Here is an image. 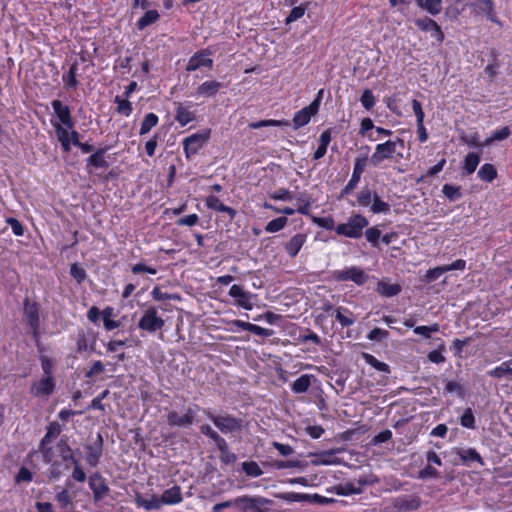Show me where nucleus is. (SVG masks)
<instances>
[{
  "label": "nucleus",
  "mask_w": 512,
  "mask_h": 512,
  "mask_svg": "<svg viewBox=\"0 0 512 512\" xmlns=\"http://www.w3.org/2000/svg\"><path fill=\"white\" fill-rule=\"evenodd\" d=\"M288 223V218L285 216H281L269 221L265 226V231L267 233H276L281 231Z\"/></svg>",
  "instance_id": "09e8293b"
},
{
  "label": "nucleus",
  "mask_w": 512,
  "mask_h": 512,
  "mask_svg": "<svg viewBox=\"0 0 512 512\" xmlns=\"http://www.w3.org/2000/svg\"><path fill=\"white\" fill-rule=\"evenodd\" d=\"M231 328L230 331L236 332L239 330L249 331L255 335L262 336V337H270L274 335V331L272 329L263 328L259 325L246 322L243 320L235 319L230 322Z\"/></svg>",
  "instance_id": "a211bd4d"
},
{
  "label": "nucleus",
  "mask_w": 512,
  "mask_h": 512,
  "mask_svg": "<svg viewBox=\"0 0 512 512\" xmlns=\"http://www.w3.org/2000/svg\"><path fill=\"white\" fill-rule=\"evenodd\" d=\"M362 358L364 359L365 363L373 367L379 372H383L386 374L390 373V367L387 363L382 362L378 360L375 356L369 353H362Z\"/></svg>",
  "instance_id": "58836bf2"
},
{
  "label": "nucleus",
  "mask_w": 512,
  "mask_h": 512,
  "mask_svg": "<svg viewBox=\"0 0 512 512\" xmlns=\"http://www.w3.org/2000/svg\"><path fill=\"white\" fill-rule=\"evenodd\" d=\"M56 388L54 376H44L32 383L30 393L35 397H48L53 394Z\"/></svg>",
  "instance_id": "ddd939ff"
},
{
  "label": "nucleus",
  "mask_w": 512,
  "mask_h": 512,
  "mask_svg": "<svg viewBox=\"0 0 512 512\" xmlns=\"http://www.w3.org/2000/svg\"><path fill=\"white\" fill-rule=\"evenodd\" d=\"M229 296L235 299V305L245 310L253 309V303L251 301L252 294L243 289L241 285L233 284L228 292Z\"/></svg>",
  "instance_id": "6ab92c4d"
},
{
  "label": "nucleus",
  "mask_w": 512,
  "mask_h": 512,
  "mask_svg": "<svg viewBox=\"0 0 512 512\" xmlns=\"http://www.w3.org/2000/svg\"><path fill=\"white\" fill-rule=\"evenodd\" d=\"M366 240L371 244L372 247H378L381 239V231L378 226H372L365 230Z\"/></svg>",
  "instance_id": "603ef678"
},
{
  "label": "nucleus",
  "mask_w": 512,
  "mask_h": 512,
  "mask_svg": "<svg viewBox=\"0 0 512 512\" xmlns=\"http://www.w3.org/2000/svg\"><path fill=\"white\" fill-rule=\"evenodd\" d=\"M41 368L44 376H53L54 362L51 358L46 355H40L39 357Z\"/></svg>",
  "instance_id": "e2e57ef3"
},
{
  "label": "nucleus",
  "mask_w": 512,
  "mask_h": 512,
  "mask_svg": "<svg viewBox=\"0 0 512 512\" xmlns=\"http://www.w3.org/2000/svg\"><path fill=\"white\" fill-rule=\"evenodd\" d=\"M114 103L117 104L116 111L118 114L126 117L131 115L133 107L128 98H122L121 96L117 95L114 98Z\"/></svg>",
  "instance_id": "a18cd8bd"
},
{
  "label": "nucleus",
  "mask_w": 512,
  "mask_h": 512,
  "mask_svg": "<svg viewBox=\"0 0 512 512\" xmlns=\"http://www.w3.org/2000/svg\"><path fill=\"white\" fill-rule=\"evenodd\" d=\"M335 319L342 327H350L355 323L353 313L348 308L342 306L335 309Z\"/></svg>",
  "instance_id": "2f4dec72"
},
{
  "label": "nucleus",
  "mask_w": 512,
  "mask_h": 512,
  "mask_svg": "<svg viewBox=\"0 0 512 512\" xmlns=\"http://www.w3.org/2000/svg\"><path fill=\"white\" fill-rule=\"evenodd\" d=\"M109 150V147H99L96 149L94 153H92L86 159L87 168H104L107 169L109 167V163L105 158L106 152Z\"/></svg>",
  "instance_id": "5701e85b"
},
{
  "label": "nucleus",
  "mask_w": 512,
  "mask_h": 512,
  "mask_svg": "<svg viewBox=\"0 0 512 512\" xmlns=\"http://www.w3.org/2000/svg\"><path fill=\"white\" fill-rule=\"evenodd\" d=\"M161 501L166 505L179 504L183 501L182 492L179 486L175 485L166 489L161 495Z\"/></svg>",
  "instance_id": "c85d7f7f"
},
{
  "label": "nucleus",
  "mask_w": 512,
  "mask_h": 512,
  "mask_svg": "<svg viewBox=\"0 0 512 512\" xmlns=\"http://www.w3.org/2000/svg\"><path fill=\"white\" fill-rule=\"evenodd\" d=\"M205 205L211 210L227 214L229 220H233L237 215V211L233 207L225 205L215 195L207 196L205 199Z\"/></svg>",
  "instance_id": "412c9836"
},
{
  "label": "nucleus",
  "mask_w": 512,
  "mask_h": 512,
  "mask_svg": "<svg viewBox=\"0 0 512 512\" xmlns=\"http://www.w3.org/2000/svg\"><path fill=\"white\" fill-rule=\"evenodd\" d=\"M61 425L57 421H52L46 426V433L40 440L37 452L41 453L43 462L51 461V453L55 447L51 443L61 434Z\"/></svg>",
  "instance_id": "0eeeda50"
},
{
  "label": "nucleus",
  "mask_w": 512,
  "mask_h": 512,
  "mask_svg": "<svg viewBox=\"0 0 512 512\" xmlns=\"http://www.w3.org/2000/svg\"><path fill=\"white\" fill-rule=\"evenodd\" d=\"M307 240V235L304 233H297L289 241L284 244L285 252L291 257L295 258Z\"/></svg>",
  "instance_id": "b1692460"
},
{
  "label": "nucleus",
  "mask_w": 512,
  "mask_h": 512,
  "mask_svg": "<svg viewBox=\"0 0 512 512\" xmlns=\"http://www.w3.org/2000/svg\"><path fill=\"white\" fill-rule=\"evenodd\" d=\"M165 325L164 319L158 315V310L154 306L148 307L138 321V328L142 331L153 334L161 330Z\"/></svg>",
  "instance_id": "6e6552de"
},
{
  "label": "nucleus",
  "mask_w": 512,
  "mask_h": 512,
  "mask_svg": "<svg viewBox=\"0 0 512 512\" xmlns=\"http://www.w3.org/2000/svg\"><path fill=\"white\" fill-rule=\"evenodd\" d=\"M396 153L395 145L392 143V140L389 139L384 143H379L375 147V151L370 157V163L377 167L379 166L384 160H388L393 158L394 154Z\"/></svg>",
  "instance_id": "dca6fc26"
},
{
  "label": "nucleus",
  "mask_w": 512,
  "mask_h": 512,
  "mask_svg": "<svg viewBox=\"0 0 512 512\" xmlns=\"http://www.w3.org/2000/svg\"><path fill=\"white\" fill-rule=\"evenodd\" d=\"M55 500L61 509H66L70 504H72V497L66 489H62L57 492Z\"/></svg>",
  "instance_id": "680f3d73"
},
{
  "label": "nucleus",
  "mask_w": 512,
  "mask_h": 512,
  "mask_svg": "<svg viewBox=\"0 0 512 512\" xmlns=\"http://www.w3.org/2000/svg\"><path fill=\"white\" fill-rule=\"evenodd\" d=\"M175 105V120L180 124L181 127H184L195 120V112L191 111L188 106L181 102H175Z\"/></svg>",
  "instance_id": "393cba45"
},
{
  "label": "nucleus",
  "mask_w": 512,
  "mask_h": 512,
  "mask_svg": "<svg viewBox=\"0 0 512 512\" xmlns=\"http://www.w3.org/2000/svg\"><path fill=\"white\" fill-rule=\"evenodd\" d=\"M200 410L203 411L197 404L190 405L183 415H180L176 410H171L166 416L167 424L170 427L189 428L197 421L196 413Z\"/></svg>",
  "instance_id": "423d86ee"
},
{
  "label": "nucleus",
  "mask_w": 512,
  "mask_h": 512,
  "mask_svg": "<svg viewBox=\"0 0 512 512\" xmlns=\"http://www.w3.org/2000/svg\"><path fill=\"white\" fill-rule=\"evenodd\" d=\"M360 102L366 110H371L376 104V98L370 89H365L360 97Z\"/></svg>",
  "instance_id": "052dcab7"
},
{
  "label": "nucleus",
  "mask_w": 512,
  "mask_h": 512,
  "mask_svg": "<svg viewBox=\"0 0 512 512\" xmlns=\"http://www.w3.org/2000/svg\"><path fill=\"white\" fill-rule=\"evenodd\" d=\"M421 498L416 494H403L394 499L393 507L398 512L415 511L421 506Z\"/></svg>",
  "instance_id": "f3484780"
},
{
  "label": "nucleus",
  "mask_w": 512,
  "mask_h": 512,
  "mask_svg": "<svg viewBox=\"0 0 512 512\" xmlns=\"http://www.w3.org/2000/svg\"><path fill=\"white\" fill-rule=\"evenodd\" d=\"M88 485L93 493L95 502L104 499L110 491L106 479L99 472H94L89 476Z\"/></svg>",
  "instance_id": "f8f14e48"
},
{
  "label": "nucleus",
  "mask_w": 512,
  "mask_h": 512,
  "mask_svg": "<svg viewBox=\"0 0 512 512\" xmlns=\"http://www.w3.org/2000/svg\"><path fill=\"white\" fill-rule=\"evenodd\" d=\"M369 225L368 219L359 213L352 214L345 223L336 226L335 232L339 236L351 239H359L363 235V230Z\"/></svg>",
  "instance_id": "20e7f679"
},
{
  "label": "nucleus",
  "mask_w": 512,
  "mask_h": 512,
  "mask_svg": "<svg viewBox=\"0 0 512 512\" xmlns=\"http://www.w3.org/2000/svg\"><path fill=\"white\" fill-rule=\"evenodd\" d=\"M49 464L48 477L50 480H59L68 471L72 470V478L77 482L86 480V473L81 467L80 459L68 443L67 438H61L55 445L51 453V461L44 462Z\"/></svg>",
  "instance_id": "f257e3e1"
},
{
  "label": "nucleus",
  "mask_w": 512,
  "mask_h": 512,
  "mask_svg": "<svg viewBox=\"0 0 512 512\" xmlns=\"http://www.w3.org/2000/svg\"><path fill=\"white\" fill-rule=\"evenodd\" d=\"M440 329V326L438 323H433L432 325H429V326H416L414 327L413 331L415 334L417 335H421L423 336L425 339H430L431 338V334L432 333H435V332H438Z\"/></svg>",
  "instance_id": "5fc2aeb1"
},
{
  "label": "nucleus",
  "mask_w": 512,
  "mask_h": 512,
  "mask_svg": "<svg viewBox=\"0 0 512 512\" xmlns=\"http://www.w3.org/2000/svg\"><path fill=\"white\" fill-rule=\"evenodd\" d=\"M331 140H332V129L328 128V129L324 130L319 136L318 147L313 154V157H312L313 160L317 161V160L322 159L325 156V154L327 152V148H328Z\"/></svg>",
  "instance_id": "a878e982"
},
{
  "label": "nucleus",
  "mask_w": 512,
  "mask_h": 512,
  "mask_svg": "<svg viewBox=\"0 0 512 512\" xmlns=\"http://www.w3.org/2000/svg\"><path fill=\"white\" fill-rule=\"evenodd\" d=\"M78 66H79L78 61L74 60V62L70 65L68 72L64 73L62 75V81H63L66 89H74L75 90L78 88V86H79V81L77 79Z\"/></svg>",
  "instance_id": "cd10ccee"
},
{
  "label": "nucleus",
  "mask_w": 512,
  "mask_h": 512,
  "mask_svg": "<svg viewBox=\"0 0 512 512\" xmlns=\"http://www.w3.org/2000/svg\"><path fill=\"white\" fill-rule=\"evenodd\" d=\"M368 162H370L368 154L357 156L354 160L353 173L362 176L367 168Z\"/></svg>",
  "instance_id": "13d9d810"
},
{
  "label": "nucleus",
  "mask_w": 512,
  "mask_h": 512,
  "mask_svg": "<svg viewBox=\"0 0 512 512\" xmlns=\"http://www.w3.org/2000/svg\"><path fill=\"white\" fill-rule=\"evenodd\" d=\"M290 125V122L289 120H286V119H281V120H276V119H265V120H260V121H256V122H250L248 124V127L250 129H260L262 127H284V126H289Z\"/></svg>",
  "instance_id": "e433bc0d"
},
{
  "label": "nucleus",
  "mask_w": 512,
  "mask_h": 512,
  "mask_svg": "<svg viewBox=\"0 0 512 512\" xmlns=\"http://www.w3.org/2000/svg\"><path fill=\"white\" fill-rule=\"evenodd\" d=\"M159 18H160V14L158 13L157 10H148L143 14L142 17H140L137 20L136 26H137L138 30H143L147 26L152 25L155 22H157Z\"/></svg>",
  "instance_id": "4c0bfd02"
},
{
  "label": "nucleus",
  "mask_w": 512,
  "mask_h": 512,
  "mask_svg": "<svg viewBox=\"0 0 512 512\" xmlns=\"http://www.w3.org/2000/svg\"><path fill=\"white\" fill-rule=\"evenodd\" d=\"M316 105V103L309 104L295 112L292 119L294 129H299L310 122L311 118L318 113Z\"/></svg>",
  "instance_id": "aec40b11"
},
{
  "label": "nucleus",
  "mask_w": 512,
  "mask_h": 512,
  "mask_svg": "<svg viewBox=\"0 0 512 512\" xmlns=\"http://www.w3.org/2000/svg\"><path fill=\"white\" fill-rule=\"evenodd\" d=\"M307 10V4H301L299 6H295L291 9L290 13L285 19L286 24H290L292 22L297 21L302 18Z\"/></svg>",
  "instance_id": "4d7b16f0"
},
{
  "label": "nucleus",
  "mask_w": 512,
  "mask_h": 512,
  "mask_svg": "<svg viewBox=\"0 0 512 512\" xmlns=\"http://www.w3.org/2000/svg\"><path fill=\"white\" fill-rule=\"evenodd\" d=\"M158 123H159V117L155 113H153V112L147 113L144 116V119L141 123L139 134L145 135V134L149 133V131L153 127H155Z\"/></svg>",
  "instance_id": "c03bdc74"
},
{
  "label": "nucleus",
  "mask_w": 512,
  "mask_h": 512,
  "mask_svg": "<svg viewBox=\"0 0 512 512\" xmlns=\"http://www.w3.org/2000/svg\"><path fill=\"white\" fill-rule=\"evenodd\" d=\"M336 453V450H328L323 451L320 454H318V463L322 465H332V464H338L339 460L334 456Z\"/></svg>",
  "instance_id": "bf43d9fd"
},
{
  "label": "nucleus",
  "mask_w": 512,
  "mask_h": 512,
  "mask_svg": "<svg viewBox=\"0 0 512 512\" xmlns=\"http://www.w3.org/2000/svg\"><path fill=\"white\" fill-rule=\"evenodd\" d=\"M333 277L336 281L346 282L352 281L361 286L367 282V274L359 267L352 266L343 270H335Z\"/></svg>",
  "instance_id": "9b49d317"
},
{
  "label": "nucleus",
  "mask_w": 512,
  "mask_h": 512,
  "mask_svg": "<svg viewBox=\"0 0 512 512\" xmlns=\"http://www.w3.org/2000/svg\"><path fill=\"white\" fill-rule=\"evenodd\" d=\"M70 275L79 285L82 284L87 278L86 270L78 263L71 264Z\"/></svg>",
  "instance_id": "3c124183"
},
{
  "label": "nucleus",
  "mask_w": 512,
  "mask_h": 512,
  "mask_svg": "<svg viewBox=\"0 0 512 512\" xmlns=\"http://www.w3.org/2000/svg\"><path fill=\"white\" fill-rule=\"evenodd\" d=\"M468 6L475 16L485 15L486 18L495 24L502 25L495 11V3L493 0H475L470 2Z\"/></svg>",
  "instance_id": "9d476101"
},
{
  "label": "nucleus",
  "mask_w": 512,
  "mask_h": 512,
  "mask_svg": "<svg viewBox=\"0 0 512 512\" xmlns=\"http://www.w3.org/2000/svg\"><path fill=\"white\" fill-rule=\"evenodd\" d=\"M456 454L464 465L468 466L472 462H477L481 466L485 464L482 456L475 448H459Z\"/></svg>",
  "instance_id": "bb28decb"
},
{
  "label": "nucleus",
  "mask_w": 512,
  "mask_h": 512,
  "mask_svg": "<svg viewBox=\"0 0 512 512\" xmlns=\"http://www.w3.org/2000/svg\"><path fill=\"white\" fill-rule=\"evenodd\" d=\"M136 503L138 506L143 507L144 509L150 511V510H158L162 506L161 498H159L157 495H152L150 499H144L137 497Z\"/></svg>",
  "instance_id": "37998d69"
},
{
  "label": "nucleus",
  "mask_w": 512,
  "mask_h": 512,
  "mask_svg": "<svg viewBox=\"0 0 512 512\" xmlns=\"http://www.w3.org/2000/svg\"><path fill=\"white\" fill-rule=\"evenodd\" d=\"M207 418L224 434H233L243 429V420L231 414L215 415L211 411L203 409Z\"/></svg>",
  "instance_id": "39448f33"
},
{
  "label": "nucleus",
  "mask_w": 512,
  "mask_h": 512,
  "mask_svg": "<svg viewBox=\"0 0 512 512\" xmlns=\"http://www.w3.org/2000/svg\"><path fill=\"white\" fill-rule=\"evenodd\" d=\"M40 309L41 306L37 301L30 300L28 297H26L23 300V317L24 320L29 327L30 333L32 335V338L37 344L38 351L41 353L44 348L40 345V327H41V320H40Z\"/></svg>",
  "instance_id": "7ed1b4c3"
},
{
  "label": "nucleus",
  "mask_w": 512,
  "mask_h": 512,
  "mask_svg": "<svg viewBox=\"0 0 512 512\" xmlns=\"http://www.w3.org/2000/svg\"><path fill=\"white\" fill-rule=\"evenodd\" d=\"M282 319V315L280 314H276V313H273L271 311H267L259 316H257L254 320L255 321H260V320H263L265 321L266 323L270 324V325H275L277 324L280 320Z\"/></svg>",
  "instance_id": "774afa93"
},
{
  "label": "nucleus",
  "mask_w": 512,
  "mask_h": 512,
  "mask_svg": "<svg viewBox=\"0 0 512 512\" xmlns=\"http://www.w3.org/2000/svg\"><path fill=\"white\" fill-rule=\"evenodd\" d=\"M460 425L467 429H475L476 420L470 407L466 408L463 414L460 416Z\"/></svg>",
  "instance_id": "8fccbe9b"
},
{
  "label": "nucleus",
  "mask_w": 512,
  "mask_h": 512,
  "mask_svg": "<svg viewBox=\"0 0 512 512\" xmlns=\"http://www.w3.org/2000/svg\"><path fill=\"white\" fill-rule=\"evenodd\" d=\"M312 377L313 376L309 374L301 375L291 384V390L297 394L307 392L309 387L311 386Z\"/></svg>",
  "instance_id": "c9c22d12"
},
{
  "label": "nucleus",
  "mask_w": 512,
  "mask_h": 512,
  "mask_svg": "<svg viewBox=\"0 0 512 512\" xmlns=\"http://www.w3.org/2000/svg\"><path fill=\"white\" fill-rule=\"evenodd\" d=\"M444 390L448 393H455L460 398H463L465 396L464 387L457 381H448L445 384Z\"/></svg>",
  "instance_id": "0e129e2a"
},
{
  "label": "nucleus",
  "mask_w": 512,
  "mask_h": 512,
  "mask_svg": "<svg viewBox=\"0 0 512 512\" xmlns=\"http://www.w3.org/2000/svg\"><path fill=\"white\" fill-rule=\"evenodd\" d=\"M377 292L384 297H394L401 292V286L397 283L390 284L385 281H379Z\"/></svg>",
  "instance_id": "473e14b6"
},
{
  "label": "nucleus",
  "mask_w": 512,
  "mask_h": 512,
  "mask_svg": "<svg viewBox=\"0 0 512 512\" xmlns=\"http://www.w3.org/2000/svg\"><path fill=\"white\" fill-rule=\"evenodd\" d=\"M210 138V130L205 129L198 131L183 140V150L186 157L189 159L200 151L204 144Z\"/></svg>",
  "instance_id": "1a4fd4ad"
},
{
  "label": "nucleus",
  "mask_w": 512,
  "mask_h": 512,
  "mask_svg": "<svg viewBox=\"0 0 512 512\" xmlns=\"http://www.w3.org/2000/svg\"><path fill=\"white\" fill-rule=\"evenodd\" d=\"M224 87L223 83L217 80H207L200 84L195 91L198 97L212 98Z\"/></svg>",
  "instance_id": "4be33fe9"
},
{
  "label": "nucleus",
  "mask_w": 512,
  "mask_h": 512,
  "mask_svg": "<svg viewBox=\"0 0 512 512\" xmlns=\"http://www.w3.org/2000/svg\"><path fill=\"white\" fill-rule=\"evenodd\" d=\"M269 197L273 200L290 201L293 199L292 192L286 188H279L269 194Z\"/></svg>",
  "instance_id": "69168bd1"
},
{
  "label": "nucleus",
  "mask_w": 512,
  "mask_h": 512,
  "mask_svg": "<svg viewBox=\"0 0 512 512\" xmlns=\"http://www.w3.org/2000/svg\"><path fill=\"white\" fill-rule=\"evenodd\" d=\"M415 3L431 16H436L442 11L443 0H415Z\"/></svg>",
  "instance_id": "c756f323"
},
{
  "label": "nucleus",
  "mask_w": 512,
  "mask_h": 512,
  "mask_svg": "<svg viewBox=\"0 0 512 512\" xmlns=\"http://www.w3.org/2000/svg\"><path fill=\"white\" fill-rule=\"evenodd\" d=\"M480 163V156L475 152H469L464 159L463 163V174L470 175L475 172L477 166Z\"/></svg>",
  "instance_id": "f704fd0d"
},
{
  "label": "nucleus",
  "mask_w": 512,
  "mask_h": 512,
  "mask_svg": "<svg viewBox=\"0 0 512 512\" xmlns=\"http://www.w3.org/2000/svg\"><path fill=\"white\" fill-rule=\"evenodd\" d=\"M311 221L316 224L318 227L324 228L326 230H335V221L332 216L327 217H318L311 215L310 216Z\"/></svg>",
  "instance_id": "864d4df0"
},
{
  "label": "nucleus",
  "mask_w": 512,
  "mask_h": 512,
  "mask_svg": "<svg viewBox=\"0 0 512 512\" xmlns=\"http://www.w3.org/2000/svg\"><path fill=\"white\" fill-rule=\"evenodd\" d=\"M297 200V213L310 217L312 214L310 212L311 206L313 204L312 196L306 192L301 193L296 198Z\"/></svg>",
  "instance_id": "7c9ffc66"
},
{
  "label": "nucleus",
  "mask_w": 512,
  "mask_h": 512,
  "mask_svg": "<svg viewBox=\"0 0 512 512\" xmlns=\"http://www.w3.org/2000/svg\"><path fill=\"white\" fill-rule=\"evenodd\" d=\"M497 175V169L491 163L483 164L478 171V177L485 182L494 181L497 178Z\"/></svg>",
  "instance_id": "ea45409f"
},
{
  "label": "nucleus",
  "mask_w": 512,
  "mask_h": 512,
  "mask_svg": "<svg viewBox=\"0 0 512 512\" xmlns=\"http://www.w3.org/2000/svg\"><path fill=\"white\" fill-rule=\"evenodd\" d=\"M375 192L376 191H372L367 187L360 190L356 195L357 205L359 207H367L371 205Z\"/></svg>",
  "instance_id": "de8ad7c7"
},
{
  "label": "nucleus",
  "mask_w": 512,
  "mask_h": 512,
  "mask_svg": "<svg viewBox=\"0 0 512 512\" xmlns=\"http://www.w3.org/2000/svg\"><path fill=\"white\" fill-rule=\"evenodd\" d=\"M442 193L451 202H455L462 197L461 187L458 185L444 184Z\"/></svg>",
  "instance_id": "49530a36"
},
{
  "label": "nucleus",
  "mask_w": 512,
  "mask_h": 512,
  "mask_svg": "<svg viewBox=\"0 0 512 512\" xmlns=\"http://www.w3.org/2000/svg\"><path fill=\"white\" fill-rule=\"evenodd\" d=\"M54 114L57 116L59 122H51L55 129L58 141L61 144L64 152L71 151V144L78 146L80 144V134L74 130L75 121L72 117L69 106L64 105L60 100L56 99L51 102Z\"/></svg>",
  "instance_id": "f03ea898"
},
{
  "label": "nucleus",
  "mask_w": 512,
  "mask_h": 512,
  "mask_svg": "<svg viewBox=\"0 0 512 512\" xmlns=\"http://www.w3.org/2000/svg\"><path fill=\"white\" fill-rule=\"evenodd\" d=\"M391 207L390 204L384 201L377 192H375L374 197L372 199V203L370 205V212L373 214H388L390 213Z\"/></svg>",
  "instance_id": "72a5a7b5"
},
{
  "label": "nucleus",
  "mask_w": 512,
  "mask_h": 512,
  "mask_svg": "<svg viewBox=\"0 0 512 512\" xmlns=\"http://www.w3.org/2000/svg\"><path fill=\"white\" fill-rule=\"evenodd\" d=\"M411 105L416 117V125L424 124L425 114L421 102L417 99H413Z\"/></svg>",
  "instance_id": "338daca9"
},
{
  "label": "nucleus",
  "mask_w": 512,
  "mask_h": 512,
  "mask_svg": "<svg viewBox=\"0 0 512 512\" xmlns=\"http://www.w3.org/2000/svg\"><path fill=\"white\" fill-rule=\"evenodd\" d=\"M509 363V361L503 362L501 365L489 370L487 372L488 376L494 378L507 377L512 380V368L509 366Z\"/></svg>",
  "instance_id": "a19ab883"
},
{
  "label": "nucleus",
  "mask_w": 512,
  "mask_h": 512,
  "mask_svg": "<svg viewBox=\"0 0 512 512\" xmlns=\"http://www.w3.org/2000/svg\"><path fill=\"white\" fill-rule=\"evenodd\" d=\"M211 52L208 49H202L195 52L188 60L186 65L187 72L196 71L202 67L211 69L214 61L210 58Z\"/></svg>",
  "instance_id": "4468645a"
},
{
  "label": "nucleus",
  "mask_w": 512,
  "mask_h": 512,
  "mask_svg": "<svg viewBox=\"0 0 512 512\" xmlns=\"http://www.w3.org/2000/svg\"><path fill=\"white\" fill-rule=\"evenodd\" d=\"M98 437H99V441H100L99 447H93L91 445H89L87 447L88 454L86 457V462L91 467H96L99 463L101 456H102V449H101L102 437H101V435H99Z\"/></svg>",
  "instance_id": "79ce46f5"
},
{
  "label": "nucleus",
  "mask_w": 512,
  "mask_h": 512,
  "mask_svg": "<svg viewBox=\"0 0 512 512\" xmlns=\"http://www.w3.org/2000/svg\"><path fill=\"white\" fill-rule=\"evenodd\" d=\"M242 470L250 477H259L263 474L260 466L254 461H245L242 463Z\"/></svg>",
  "instance_id": "6e6d98bb"
},
{
  "label": "nucleus",
  "mask_w": 512,
  "mask_h": 512,
  "mask_svg": "<svg viewBox=\"0 0 512 512\" xmlns=\"http://www.w3.org/2000/svg\"><path fill=\"white\" fill-rule=\"evenodd\" d=\"M416 27L422 32L430 33L432 38H435L437 42L442 43L445 39L444 32L441 26L430 17L418 18L415 20Z\"/></svg>",
  "instance_id": "2eb2a0df"
}]
</instances>
